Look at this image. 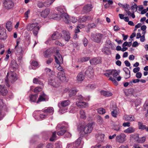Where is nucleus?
Instances as JSON below:
<instances>
[{
  "instance_id": "6ab92c4d",
  "label": "nucleus",
  "mask_w": 148,
  "mask_h": 148,
  "mask_svg": "<svg viewBox=\"0 0 148 148\" xmlns=\"http://www.w3.org/2000/svg\"><path fill=\"white\" fill-rule=\"evenodd\" d=\"M48 100V98L46 95L43 93L40 95L38 98V100L37 102H40L41 101H47Z\"/></svg>"
},
{
  "instance_id": "8fccbe9b",
  "label": "nucleus",
  "mask_w": 148,
  "mask_h": 148,
  "mask_svg": "<svg viewBox=\"0 0 148 148\" xmlns=\"http://www.w3.org/2000/svg\"><path fill=\"white\" fill-rule=\"evenodd\" d=\"M139 128V129L142 130L145 129L146 126L145 125H144L141 122H138V123Z\"/></svg>"
},
{
  "instance_id": "ea45409f",
  "label": "nucleus",
  "mask_w": 148,
  "mask_h": 148,
  "mask_svg": "<svg viewBox=\"0 0 148 148\" xmlns=\"http://www.w3.org/2000/svg\"><path fill=\"white\" fill-rule=\"evenodd\" d=\"M14 49L16 51V53H20V54H22V53H23V51L21 46H18L16 47V46H15Z\"/></svg>"
},
{
  "instance_id": "9d476101",
  "label": "nucleus",
  "mask_w": 148,
  "mask_h": 148,
  "mask_svg": "<svg viewBox=\"0 0 148 148\" xmlns=\"http://www.w3.org/2000/svg\"><path fill=\"white\" fill-rule=\"evenodd\" d=\"M102 37V34L99 33L97 34H92L91 35L92 39L97 42H100Z\"/></svg>"
},
{
  "instance_id": "6e6d98bb",
  "label": "nucleus",
  "mask_w": 148,
  "mask_h": 148,
  "mask_svg": "<svg viewBox=\"0 0 148 148\" xmlns=\"http://www.w3.org/2000/svg\"><path fill=\"white\" fill-rule=\"evenodd\" d=\"M126 76L125 77V79H127V78H129L130 77V71H128L127 72H125Z\"/></svg>"
},
{
  "instance_id": "338daca9",
  "label": "nucleus",
  "mask_w": 148,
  "mask_h": 148,
  "mask_svg": "<svg viewBox=\"0 0 148 148\" xmlns=\"http://www.w3.org/2000/svg\"><path fill=\"white\" fill-rule=\"evenodd\" d=\"M142 74L140 72H137L136 74V77L138 78H140L141 77Z\"/></svg>"
},
{
  "instance_id": "f257e3e1",
  "label": "nucleus",
  "mask_w": 148,
  "mask_h": 148,
  "mask_svg": "<svg viewBox=\"0 0 148 148\" xmlns=\"http://www.w3.org/2000/svg\"><path fill=\"white\" fill-rule=\"evenodd\" d=\"M40 18H37L33 20V23H29L26 27V29L28 31L33 30V34L35 36H37L38 31L39 30L40 27L38 25L40 22Z\"/></svg>"
},
{
  "instance_id": "680f3d73",
  "label": "nucleus",
  "mask_w": 148,
  "mask_h": 148,
  "mask_svg": "<svg viewBox=\"0 0 148 148\" xmlns=\"http://www.w3.org/2000/svg\"><path fill=\"white\" fill-rule=\"evenodd\" d=\"M90 59L89 57H83L81 58V61L82 62H86L88 60Z\"/></svg>"
},
{
  "instance_id": "a19ab883",
  "label": "nucleus",
  "mask_w": 148,
  "mask_h": 148,
  "mask_svg": "<svg viewBox=\"0 0 148 148\" xmlns=\"http://www.w3.org/2000/svg\"><path fill=\"white\" fill-rule=\"evenodd\" d=\"M120 72V71L119 70L117 71L116 70H113L112 75L113 76V77L116 78Z\"/></svg>"
},
{
  "instance_id": "393cba45",
  "label": "nucleus",
  "mask_w": 148,
  "mask_h": 148,
  "mask_svg": "<svg viewBox=\"0 0 148 148\" xmlns=\"http://www.w3.org/2000/svg\"><path fill=\"white\" fill-rule=\"evenodd\" d=\"M85 77V75L83 73L80 72L77 76V80L78 81L81 82L84 79Z\"/></svg>"
},
{
  "instance_id": "4468645a",
  "label": "nucleus",
  "mask_w": 148,
  "mask_h": 148,
  "mask_svg": "<svg viewBox=\"0 0 148 148\" xmlns=\"http://www.w3.org/2000/svg\"><path fill=\"white\" fill-rule=\"evenodd\" d=\"M57 76L59 79L62 82H67L65 73L64 72H59L58 73Z\"/></svg>"
},
{
  "instance_id": "13d9d810",
  "label": "nucleus",
  "mask_w": 148,
  "mask_h": 148,
  "mask_svg": "<svg viewBox=\"0 0 148 148\" xmlns=\"http://www.w3.org/2000/svg\"><path fill=\"white\" fill-rule=\"evenodd\" d=\"M25 40L27 42V43L29 44L30 43V37L29 35H27L25 36Z\"/></svg>"
},
{
  "instance_id": "4d7b16f0",
  "label": "nucleus",
  "mask_w": 148,
  "mask_h": 148,
  "mask_svg": "<svg viewBox=\"0 0 148 148\" xmlns=\"http://www.w3.org/2000/svg\"><path fill=\"white\" fill-rule=\"evenodd\" d=\"M70 21L73 23H75L77 21V18L74 17H72L70 18Z\"/></svg>"
},
{
  "instance_id": "f3484780",
  "label": "nucleus",
  "mask_w": 148,
  "mask_h": 148,
  "mask_svg": "<svg viewBox=\"0 0 148 148\" xmlns=\"http://www.w3.org/2000/svg\"><path fill=\"white\" fill-rule=\"evenodd\" d=\"M85 74L90 78H91L94 75L93 70L91 68H88L85 72Z\"/></svg>"
},
{
  "instance_id": "7ed1b4c3",
  "label": "nucleus",
  "mask_w": 148,
  "mask_h": 148,
  "mask_svg": "<svg viewBox=\"0 0 148 148\" xmlns=\"http://www.w3.org/2000/svg\"><path fill=\"white\" fill-rule=\"evenodd\" d=\"M55 59L56 63L55 64V67L60 72H63V69L60 65V63H63V60L58 50L56 51V55L55 56Z\"/></svg>"
},
{
  "instance_id": "a878e982",
  "label": "nucleus",
  "mask_w": 148,
  "mask_h": 148,
  "mask_svg": "<svg viewBox=\"0 0 148 148\" xmlns=\"http://www.w3.org/2000/svg\"><path fill=\"white\" fill-rule=\"evenodd\" d=\"M100 94L104 96L110 97L112 95V94L109 91L101 90L100 92Z\"/></svg>"
},
{
  "instance_id": "f03ea898",
  "label": "nucleus",
  "mask_w": 148,
  "mask_h": 148,
  "mask_svg": "<svg viewBox=\"0 0 148 148\" xmlns=\"http://www.w3.org/2000/svg\"><path fill=\"white\" fill-rule=\"evenodd\" d=\"M17 78L16 74L15 72L11 71L7 73L6 77L5 79V82L6 85L8 87L10 86L9 82L13 83L15 81Z\"/></svg>"
},
{
  "instance_id": "58836bf2",
  "label": "nucleus",
  "mask_w": 148,
  "mask_h": 148,
  "mask_svg": "<svg viewBox=\"0 0 148 148\" xmlns=\"http://www.w3.org/2000/svg\"><path fill=\"white\" fill-rule=\"evenodd\" d=\"M95 148H112V147L109 145H107L105 146H103L100 144H98L95 146Z\"/></svg>"
},
{
  "instance_id": "dca6fc26",
  "label": "nucleus",
  "mask_w": 148,
  "mask_h": 148,
  "mask_svg": "<svg viewBox=\"0 0 148 148\" xmlns=\"http://www.w3.org/2000/svg\"><path fill=\"white\" fill-rule=\"evenodd\" d=\"M90 62L92 65L98 64L101 63V59L99 58H93L90 60Z\"/></svg>"
},
{
  "instance_id": "c756f323",
  "label": "nucleus",
  "mask_w": 148,
  "mask_h": 148,
  "mask_svg": "<svg viewBox=\"0 0 148 148\" xmlns=\"http://www.w3.org/2000/svg\"><path fill=\"white\" fill-rule=\"evenodd\" d=\"M52 53L51 49H48L43 53V55L45 58H48Z\"/></svg>"
},
{
  "instance_id": "4be33fe9",
  "label": "nucleus",
  "mask_w": 148,
  "mask_h": 148,
  "mask_svg": "<svg viewBox=\"0 0 148 148\" xmlns=\"http://www.w3.org/2000/svg\"><path fill=\"white\" fill-rule=\"evenodd\" d=\"M123 119L128 121H134V117L132 115H125L123 116Z\"/></svg>"
},
{
  "instance_id": "a211bd4d",
  "label": "nucleus",
  "mask_w": 148,
  "mask_h": 148,
  "mask_svg": "<svg viewBox=\"0 0 148 148\" xmlns=\"http://www.w3.org/2000/svg\"><path fill=\"white\" fill-rule=\"evenodd\" d=\"M96 138L98 142H103L104 139L105 135L103 134L99 133L96 135Z\"/></svg>"
},
{
  "instance_id": "473e14b6",
  "label": "nucleus",
  "mask_w": 148,
  "mask_h": 148,
  "mask_svg": "<svg viewBox=\"0 0 148 148\" xmlns=\"http://www.w3.org/2000/svg\"><path fill=\"white\" fill-rule=\"evenodd\" d=\"M10 66L14 69H17L18 67V65L16 61L14 60H12L11 61Z\"/></svg>"
},
{
  "instance_id": "aec40b11",
  "label": "nucleus",
  "mask_w": 148,
  "mask_h": 148,
  "mask_svg": "<svg viewBox=\"0 0 148 148\" xmlns=\"http://www.w3.org/2000/svg\"><path fill=\"white\" fill-rule=\"evenodd\" d=\"M59 17H60V19L61 18H62L66 23L67 24L69 23V17L67 14L64 13L63 14H62L60 15V16Z\"/></svg>"
},
{
  "instance_id": "e2e57ef3",
  "label": "nucleus",
  "mask_w": 148,
  "mask_h": 148,
  "mask_svg": "<svg viewBox=\"0 0 148 148\" xmlns=\"http://www.w3.org/2000/svg\"><path fill=\"white\" fill-rule=\"evenodd\" d=\"M79 28H81L80 26L79 25L77 26V27L75 28V33L77 34L80 32Z\"/></svg>"
},
{
  "instance_id": "49530a36",
  "label": "nucleus",
  "mask_w": 148,
  "mask_h": 148,
  "mask_svg": "<svg viewBox=\"0 0 148 148\" xmlns=\"http://www.w3.org/2000/svg\"><path fill=\"white\" fill-rule=\"evenodd\" d=\"M102 51L104 53L107 54L108 53L110 52L109 49L106 47H104L102 48Z\"/></svg>"
},
{
  "instance_id": "7c9ffc66",
  "label": "nucleus",
  "mask_w": 148,
  "mask_h": 148,
  "mask_svg": "<svg viewBox=\"0 0 148 148\" xmlns=\"http://www.w3.org/2000/svg\"><path fill=\"white\" fill-rule=\"evenodd\" d=\"M44 113H47L52 114L53 112V109L52 107H49L46 109H45L42 111Z\"/></svg>"
},
{
  "instance_id": "bb28decb",
  "label": "nucleus",
  "mask_w": 148,
  "mask_h": 148,
  "mask_svg": "<svg viewBox=\"0 0 148 148\" xmlns=\"http://www.w3.org/2000/svg\"><path fill=\"white\" fill-rule=\"evenodd\" d=\"M50 10L49 9H46L41 13V16L44 18H46L49 14Z\"/></svg>"
},
{
  "instance_id": "1a4fd4ad",
  "label": "nucleus",
  "mask_w": 148,
  "mask_h": 148,
  "mask_svg": "<svg viewBox=\"0 0 148 148\" xmlns=\"http://www.w3.org/2000/svg\"><path fill=\"white\" fill-rule=\"evenodd\" d=\"M48 83L49 84L51 85L54 87H58L60 86L59 83L57 78H54L50 77L49 79Z\"/></svg>"
},
{
  "instance_id": "72a5a7b5",
  "label": "nucleus",
  "mask_w": 148,
  "mask_h": 148,
  "mask_svg": "<svg viewBox=\"0 0 148 148\" xmlns=\"http://www.w3.org/2000/svg\"><path fill=\"white\" fill-rule=\"evenodd\" d=\"M6 27L9 31H11L12 29V23L10 21L7 22L6 24Z\"/></svg>"
},
{
  "instance_id": "f704fd0d",
  "label": "nucleus",
  "mask_w": 148,
  "mask_h": 148,
  "mask_svg": "<svg viewBox=\"0 0 148 148\" xmlns=\"http://www.w3.org/2000/svg\"><path fill=\"white\" fill-rule=\"evenodd\" d=\"M77 91L75 89H71L69 91V96L71 97L76 95Z\"/></svg>"
},
{
  "instance_id": "2eb2a0df",
  "label": "nucleus",
  "mask_w": 148,
  "mask_h": 148,
  "mask_svg": "<svg viewBox=\"0 0 148 148\" xmlns=\"http://www.w3.org/2000/svg\"><path fill=\"white\" fill-rule=\"evenodd\" d=\"M8 93V90L4 85H0V94L3 96H5Z\"/></svg>"
},
{
  "instance_id": "603ef678",
  "label": "nucleus",
  "mask_w": 148,
  "mask_h": 148,
  "mask_svg": "<svg viewBox=\"0 0 148 148\" xmlns=\"http://www.w3.org/2000/svg\"><path fill=\"white\" fill-rule=\"evenodd\" d=\"M42 90V88L40 87H37L34 90V92L35 93L38 92Z\"/></svg>"
},
{
  "instance_id": "39448f33",
  "label": "nucleus",
  "mask_w": 148,
  "mask_h": 148,
  "mask_svg": "<svg viewBox=\"0 0 148 148\" xmlns=\"http://www.w3.org/2000/svg\"><path fill=\"white\" fill-rule=\"evenodd\" d=\"M56 10L58 12V14H53L52 15V18L55 20H59L60 17H58V16H60V15L65 13V9L64 7H59L57 8Z\"/></svg>"
},
{
  "instance_id": "de8ad7c7",
  "label": "nucleus",
  "mask_w": 148,
  "mask_h": 148,
  "mask_svg": "<svg viewBox=\"0 0 148 148\" xmlns=\"http://www.w3.org/2000/svg\"><path fill=\"white\" fill-rule=\"evenodd\" d=\"M33 82L34 83L38 84L40 85H42L43 84V83L41 81L39 80L38 79L36 78H35L34 79Z\"/></svg>"
},
{
  "instance_id": "864d4df0",
  "label": "nucleus",
  "mask_w": 148,
  "mask_h": 148,
  "mask_svg": "<svg viewBox=\"0 0 148 148\" xmlns=\"http://www.w3.org/2000/svg\"><path fill=\"white\" fill-rule=\"evenodd\" d=\"M98 112L100 114H103L105 112V110L103 108H100L98 110Z\"/></svg>"
},
{
  "instance_id": "2f4dec72",
  "label": "nucleus",
  "mask_w": 148,
  "mask_h": 148,
  "mask_svg": "<svg viewBox=\"0 0 148 148\" xmlns=\"http://www.w3.org/2000/svg\"><path fill=\"white\" fill-rule=\"evenodd\" d=\"M38 97L37 95H31L29 96L30 101L31 102H35Z\"/></svg>"
},
{
  "instance_id": "c9c22d12",
  "label": "nucleus",
  "mask_w": 148,
  "mask_h": 148,
  "mask_svg": "<svg viewBox=\"0 0 148 148\" xmlns=\"http://www.w3.org/2000/svg\"><path fill=\"white\" fill-rule=\"evenodd\" d=\"M65 128V127H60V130L58 132V136H62L66 132V131L65 130H62L64 129Z\"/></svg>"
},
{
  "instance_id": "c85d7f7f",
  "label": "nucleus",
  "mask_w": 148,
  "mask_h": 148,
  "mask_svg": "<svg viewBox=\"0 0 148 148\" xmlns=\"http://www.w3.org/2000/svg\"><path fill=\"white\" fill-rule=\"evenodd\" d=\"M135 131V129L133 127H130L124 131V133L129 134L134 132Z\"/></svg>"
},
{
  "instance_id": "3c124183",
  "label": "nucleus",
  "mask_w": 148,
  "mask_h": 148,
  "mask_svg": "<svg viewBox=\"0 0 148 148\" xmlns=\"http://www.w3.org/2000/svg\"><path fill=\"white\" fill-rule=\"evenodd\" d=\"M137 7L138 6L136 3H134V5H133L131 7V9L132 10V12H136L137 10Z\"/></svg>"
},
{
  "instance_id": "4c0bfd02",
  "label": "nucleus",
  "mask_w": 148,
  "mask_h": 148,
  "mask_svg": "<svg viewBox=\"0 0 148 148\" xmlns=\"http://www.w3.org/2000/svg\"><path fill=\"white\" fill-rule=\"evenodd\" d=\"M121 126L119 124H114L113 127V129L115 131H119L120 130Z\"/></svg>"
},
{
  "instance_id": "bf43d9fd",
  "label": "nucleus",
  "mask_w": 148,
  "mask_h": 148,
  "mask_svg": "<svg viewBox=\"0 0 148 148\" xmlns=\"http://www.w3.org/2000/svg\"><path fill=\"white\" fill-rule=\"evenodd\" d=\"M30 12V10H28L25 13V17L26 19H27L28 17V15L29 14Z\"/></svg>"
},
{
  "instance_id": "37998d69",
  "label": "nucleus",
  "mask_w": 148,
  "mask_h": 148,
  "mask_svg": "<svg viewBox=\"0 0 148 148\" xmlns=\"http://www.w3.org/2000/svg\"><path fill=\"white\" fill-rule=\"evenodd\" d=\"M69 104L68 102H61L58 104V106L60 108H61L62 107H66Z\"/></svg>"
},
{
  "instance_id": "5701e85b",
  "label": "nucleus",
  "mask_w": 148,
  "mask_h": 148,
  "mask_svg": "<svg viewBox=\"0 0 148 148\" xmlns=\"http://www.w3.org/2000/svg\"><path fill=\"white\" fill-rule=\"evenodd\" d=\"M111 110H112L111 112V114L112 116L114 117H116L117 114L118 112L116 111L117 108L115 106L114 107L113 105H111L110 107Z\"/></svg>"
},
{
  "instance_id": "ddd939ff",
  "label": "nucleus",
  "mask_w": 148,
  "mask_h": 148,
  "mask_svg": "<svg viewBox=\"0 0 148 148\" xmlns=\"http://www.w3.org/2000/svg\"><path fill=\"white\" fill-rule=\"evenodd\" d=\"M7 37L6 30L3 27H1L0 29V39L4 40Z\"/></svg>"
},
{
  "instance_id": "6e6552de",
  "label": "nucleus",
  "mask_w": 148,
  "mask_h": 148,
  "mask_svg": "<svg viewBox=\"0 0 148 148\" xmlns=\"http://www.w3.org/2000/svg\"><path fill=\"white\" fill-rule=\"evenodd\" d=\"M126 136L123 133H121L116 136V141L119 143H123L126 140Z\"/></svg>"
},
{
  "instance_id": "b1692460",
  "label": "nucleus",
  "mask_w": 148,
  "mask_h": 148,
  "mask_svg": "<svg viewBox=\"0 0 148 148\" xmlns=\"http://www.w3.org/2000/svg\"><path fill=\"white\" fill-rule=\"evenodd\" d=\"M51 3H48L47 1H46L44 3L41 2H38V3L37 5L39 8H41L44 7H49Z\"/></svg>"
},
{
  "instance_id": "423d86ee",
  "label": "nucleus",
  "mask_w": 148,
  "mask_h": 148,
  "mask_svg": "<svg viewBox=\"0 0 148 148\" xmlns=\"http://www.w3.org/2000/svg\"><path fill=\"white\" fill-rule=\"evenodd\" d=\"M81 138H78L75 141V143H72L67 145L66 148H81L80 145Z\"/></svg>"
},
{
  "instance_id": "774afa93",
  "label": "nucleus",
  "mask_w": 148,
  "mask_h": 148,
  "mask_svg": "<svg viewBox=\"0 0 148 148\" xmlns=\"http://www.w3.org/2000/svg\"><path fill=\"white\" fill-rule=\"evenodd\" d=\"M47 148H53V145L51 143H48L46 146Z\"/></svg>"
},
{
  "instance_id": "e433bc0d",
  "label": "nucleus",
  "mask_w": 148,
  "mask_h": 148,
  "mask_svg": "<svg viewBox=\"0 0 148 148\" xmlns=\"http://www.w3.org/2000/svg\"><path fill=\"white\" fill-rule=\"evenodd\" d=\"M3 104V102H0V120H1L4 116V114H2V108Z\"/></svg>"
},
{
  "instance_id": "412c9836",
  "label": "nucleus",
  "mask_w": 148,
  "mask_h": 148,
  "mask_svg": "<svg viewBox=\"0 0 148 148\" xmlns=\"http://www.w3.org/2000/svg\"><path fill=\"white\" fill-rule=\"evenodd\" d=\"M62 36V35L60 33H59L57 32H54L51 36V38L53 40H55L61 38Z\"/></svg>"
},
{
  "instance_id": "0e129e2a",
  "label": "nucleus",
  "mask_w": 148,
  "mask_h": 148,
  "mask_svg": "<svg viewBox=\"0 0 148 148\" xmlns=\"http://www.w3.org/2000/svg\"><path fill=\"white\" fill-rule=\"evenodd\" d=\"M84 42V45L85 46H87L88 43V40L86 38H84L83 40Z\"/></svg>"
},
{
  "instance_id": "f8f14e48",
  "label": "nucleus",
  "mask_w": 148,
  "mask_h": 148,
  "mask_svg": "<svg viewBox=\"0 0 148 148\" xmlns=\"http://www.w3.org/2000/svg\"><path fill=\"white\" fill-rule=\"evenodd\" d=\"M62 38L66 41H69L71 38L69 32L68 31L66 30H63L62 31Z\"/></svg>"
},
{
  "instance_id": "20e7f679",
  "label": "nucleus",
  "mask_w": 148,
  "mask_h": 148,
  "mask_svg": "<svg viewBox=\"0 0 148 148\" xmlns=\"http://www.w3.org/2000/svg\"><path fill=\"white\" fill-rule=\"evenodd\" d=\"M92 130V125L91 123L88 124L85 126L81 125L79 128V130L81 132H84L86 134L90 133L91 132Z\"/></svg>"
},
{
  "instance_id": "79ce46f5",
  "label": "nucleus",
  "mask_w": 148,
  "mask_h": 148,
  "mask_svg": "<svg viewBox=\"0 0 148 148\" xmlns=\"http://www.w3.org/2000/svg\"><path fill=\"white\" fill-rule=\"evenodd\" d=\"M56 132H53L52 136L50 139V140L51 141H54L56 137Z\"/></svg>"
},
{
  "instance_id": "c03bdc74",
  "label": "nucleus",
  "mask_w": 148,
  "mask_h": 148,
  "mask_svg": "<svg viewBox=\"0 0 148 148\" xmlns=\"http://www.w3.org/2000/svg\"><path fill=\"white\" fill-rule=\"evenodd\" d=\"M97 87L96 85L95 84H88L87 86V89H93L96 88Z\"/></svg>"
},
{
  "instance_id": "5fc2aeb1",
  "label": "nucleus",
  "mask_w": 148,
  "mask_h": 148,
  "mask_svg": "<svg viewBox=\"0 0 148 148\" xmlns=\"http://www.w3.org/2000/svg\"><path fill=\"white\" fill-rule=\"evenodd\" d=\"M79 101H82L84 100V98L81 95H79L77 97V98Z\"/></svg>"
},
{
  "instance_id": "052dcab7",
  "label": "nucleus",
  "mask_w": 148,
  "mask_h": 148,
  "mask_svg": "<svg viewBox=\"0 0 148 148\" xmlns=\"http://www.w3.org/2000/svg\"><path fill=\"white\" fill-rule=\"evenodd\" d=\"M145 140V138L143 137L139 139V140L138 142L139 143H143L144 142Z\"/></svg>"
},
{
  "instance_id": "9b49d317",
  "label": "nucleus",
  "mask_w": 148,
  "mask_h": 148,
  "mask_svg": "<svg viewBox=\"0 0 148 148\" xmlns=\"http://www.w3.org/2000/svg\"><path fill=\"white\" fill-rule=\"evenodd\" d=\"M93 7L91 4H87L84 6L83 7L82 13L83 14L86 13L90 11Z\"/></svg>"
},
{
  "instance_id": "69168bd1",
  "label": "nucleus",
  "mask_w": 148,
  "mask_h": 148,
  "mask_svg": "<svg viewBox=\"0 0 148 148\" xmlns=\"http://www.w3.org/2000/svg\"><path fill=\"white\" fill-rule=\"evenodd\" d=\"M55 44L56 45H58L60 46H62L64 45V44H63L61 43L58 41H56L55 42Z\"/></svg>"
},
{
  "instance_id": "a18cd8bd",
  "label": "nucleus",
  "mask_w": 148,
  "mask_h": 148,
  "mask_svg": "<svg viewBox=\"0 0 148 148\" xmlns=\"http://www.w3.org/2000/svg\"><path fill=\"white\" fill-rule=\"evenodd\" d=\"M89 17V16H83L82 18L79 19V21L81 22H84L86 21L87 19H88Z\"/></svg>"
},
{
  "instance_id": "09e8293b",
  "label": "nucleus",
  "mask_w": 148,
  "mask_h": 148,
  "mask_svg": "<svg viewBox=\"0 0 148 148\" xmlns=\"http://www.w3.org/2000/svg\"><path fill=\"white\" fill-rule=\"evenodd\" d=\"M80 117L83 119H85L86 118V115L84 111L83 110H81L80 112Z\"/></svg>"
},
{
  "instance_id": "0eeeda50",
  "label": "nucleus",
  "mask_w": 148,
  "mask_h": 148,
  "mask_svg": "<svg viewBox=\"0 0 148 148\" xmlns=\"http://www.w3.org/2000/svg\"><path fill=\"white\" fill-rule=\"evenodd\" d=\"M4 8L7 10L12 8L14 6V2L11 0H5L3 3Z\"/></svg>"
},
{
  "instance_id": "cd10ccee",
  "label": "nucleus",
  "mask_w": 148,
  "mask_h": 148,
  "mask_svg": "<svg viewBox=\"0 0 148 148\" xmlns=\"http://www.w3.org/2000/svg\"><path fill=\"white\" fill-rule=\"evenodd\" d=\"M76 105L79 108L86 107L88 106L87 102H76Z\"/></svg>"
}]
</instances>
